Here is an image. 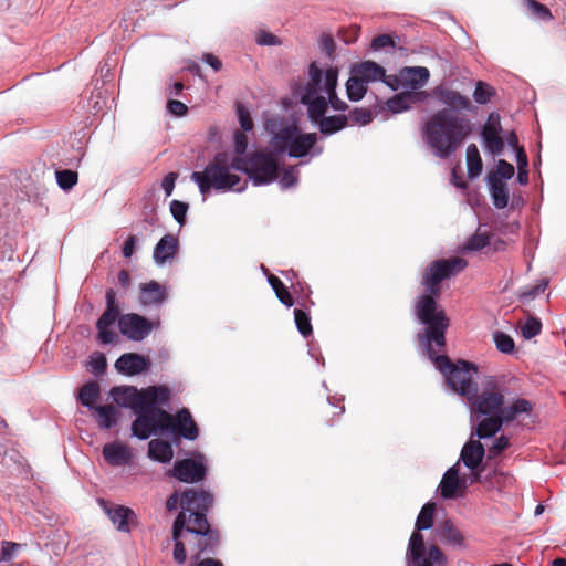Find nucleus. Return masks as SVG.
Here are the masks:
<instances>
[{
  "mask_svg": "<svg viewBox=\"0 0 566 566\" xmlns=\"http://www.w3.org/2000/svg\"><path fill=\"white\" fill-rule=\"evenodd\" d=\"M98 396L99 385L96 381H90L80 389L78 399L83 406L94 409Z\"/></svg>",
  "mask_w": 566,
  "mask_h": 566,
  "instance_id": "obj_39",
  "label": "nucleus"
},
{
  "mask_svg": "<svg viewBox=\"0 0 566 566\" xmlns=\"http://www.w3.org/2000/svg\"><path fill=\"white\" fill-rule=\"evenodd\" d=\"M467 166L470 178H476L481 175L483 163L475 144H470L467 148Z\"/></svg>",
  "mask_w": 566,
  "mask_h": 566,
  "instance_id": "obj_35",
  "label": "nucleus"
},
{
  "mask_svg": "<svg viewBox=\"0 0 566 566\" xmlns=\"http://www.w3.org/2000/svg\"><path fill=\"white\" fill-rule=\"evenodd\" d=\"M231 163L227 153H218L213 159L206 166L203 171H193L191 180L195 181L200 192L205 196L214 190H231L239 182L240 177L230 172Z\"/></svg>",
  "mask_w": 566,
  "mask_h": 566,
  "instance_id": "obj_4",
  "label": "nucleus"
},
{
  "mask_svg": "<svg viewBox=\"0 0 566 566\" xmlns=\"http://www.w3.org/2000/svg\"><path fill=\"white\" fill-rule=\"evenodd\" d=\"M507 392L504 376H490L485 379L480 394L471 396L472 410L480 415H502L506 410L505 395Z\"/></svg>",
  "mask_w": 566,
  "mask_h": 566,
  "instance_id": "obj_7",
  "label": "nucleus"
},
{
  "mask_svg": "<svg viewBox=\"0 0 566 566\" xmlns=\"http://www.w3.org/2000/svg\"><path fill=\"white\" fill-rule=\"evenodd\" d=\"M346 93L349 101L358 102L367 93V84L350 71V76L346 82Z\"/></svg>",
  "mask_w": 566,
  "mask_h": 566,
  "instance_id": "obj_34",
  "label": "nucleus"
},
{
  "mask_svg": "<svg viewBox=\"0 0 566 566\" xmlns=\"http://www.w3.org/2000/svg\"><path fill=\"white\" fill-rule=\"evenodd\" d=\"M207 468L202 461L182 459L175 462L170 474L185 483H197L205 479Z\"/></svg>",
  "mask_w": 566,
  "mask_h": 566,
  "instance_id": "obj_18",
  "label": "nucleus"
},
{
  "mask_svg": "<svg viewBox=\"0 0 566 566\" xmlns=\"http://www.w3.org/2000/svg\"><path fill=\"white\" fill-rule=\"evenodd\" d=\"M268 281L272 289L274 290L275 295L280 300V302L287 307L293 306L294 300L290 292L287 291V289L285 287V285L283 284V282L274 274H270Z\"/></svg>",
  "mask_w": 566,
  "mask_h": 566,
  "instance_id": "obj_41",
  "label": "nucleus"
},
{
  "mask_svg": "<svg viewBox=\"0 0 566 566\" xmlns=\"http://www.w3.org/2000/svg\"><path fill=\"white\" fill-rule=\"evenodd\" d=\"M111 326L98 325L96 323V328L98 331V338L103 344H111L115 340L116 334L109 329Z\"/></svg>",
  "mask_w": 566,
  "mask_h": 566,
  "instance_id": "obj_61",
  "label": "nucleus"
},
{
  "mask_svg": "<svg viewBox=\"0 0 566 566\" xmlns=\"http://www.w3.org/2000/svg\"><path fill=\"white\" fill-rule=\"evenodd\" d=\"M434 512H436V503H433V502L426 503L422 506V509L417 517L416 525H415L416 530L424 531V530L431 528L433 525Z\"/></svg>",
  "mask_w": 566,
  "mask_h": 566,
  "instance_id": "obj_40",
  "label": "nucleus"
},
{
  "mask_svg": "<svg viewBox=\"0 0 566 566\" xmlns=\"http://www.w3.org/2000/svg\"><path fill=\"white\" fill-rule=\"evenodd\" d=\"M338 80V70L336 67H328L324 75V93L326 94L327 105L329 104L335 111H346L348 105L340 99L336 93Z\"/></svg>",
  "mask_w": 566,
  "mask_h": 566,
  "instance_id": "obj_22",
  "label": "nucleus"
},
{
  "mask_svg": "<svg viewBox=\"0 0 566 566\" xmlns=\"http://www.w3.org/2000/svg\"><path fill=\"white\" fill-rule=\"evenodd\" d=\"M386 46H395L394 39L388 34H380L373 39L371 48L374 50H380Z\"/></svg>",
  "mask_w": 566,
  "mask_h": 566,
  "instance_id": "obj_59",
  "label": "nucleus"
},
{
  "mask_svg": "<svg viewBox=\"0 0 566 566\" xmlns=\"http://www.w3.org/2000/svg\"><path fill=\"white\" fill-rule=\"evenodd\" d=\"M90 364L92 367V371L96 375L105 373L107 367L106 357L104 356V354L101 353H95V355L91 357Z\"/></svg>",
  "mask_w": 566,
  "mask_h": 566,
  "instance_id": "obj_56",
  "label": "nucleus"
},
{
  "mask_svg": "<svg viewBox=\"0 0 566 566\" xmlns=\"http://www.w3.org/2000/svg\"><path fill=\"white\" fill-rule=\"evenodd\" d=\"M148 457L158 462L167 463L172 459L174 450L169 442L154 439L148 443Z\"/></svg>",
  "mask_w": 566,
  "mask_h": 566,
  "instance_id": "obj_31",
  "label": "nucleus"
},
{
  "mask_svg": "<svg viewBox=\"0 0 566 566\" xmlns=\"http://www.w3.org/2000/svg\"><path fill=\"white\" fill-rule=\"evenodd\" d=\"M501 133L502 125L500 115L497 113H491L482 127L481 135L486 150L493 156L501 155L504 149L505 144Z\"/></svg>",
  "mask_w": 566,
  "mask_h": 566,
  "instance_id": "obj_17",
  "label": "nucleus"
},
{
  "mask_svg": "<svg viewBox=\"0 0 566 566\" xmlns=\"http://www.w3.org/2000/svg\"><path fill=\"white\" fill-rule=\"evenodd\" d=\"M447 563V558L443 552L437 546L431 545L428 551V557L422 558L417 565L433 566L434 564L443 566Z\"/></svg>",
  "mask_w": 566,
  "mask_h": 566,
  "instance_id": "obj_47",
  "label": "nucleus"
},
{
  "mask_svg": "<svg viewBox=\"0 0 566 566\" xmlns=\"http://www.w3.org/2000/svg\"><path fill=\"white\" fill-rule=\"evenodd\" d=\"M19 547L20 545L17 543L3 542L0 552V562H10Z\"/></svg>",
  "mask_w": 566,
  "mask_h": 566,
  "instance_id": "obj_57",
  "label": "nucleus"
},
{
  "mask_svg": "<svg viewBox=\"0 0 566 566\" xmlns=\"http://www.w3.org/2000/svg\"><path fill=\"white\" fill-rule=\"evenodd\" d=\"M212 502V495L205 490L188 488L184 491L181 511L174 521L171 532L176 563L184 564L187 558L185 544L181 541L184 531L193 535L196 539V558L203 553H213L219 545V532L213 530L207 520Z\"/></svg>",
  "mask_w": 566,
  "mask_h": 566,
  "instance_id": "obj_1",
  "label": "nucleus"
},
{
  "mask_svg": "<svg viewBox=\"0 0 566 566\" xmlns=\"http://www.w3.org/2000/svg\"><path fill=\"white\" fill-rule=\"evenodd\" d=\"M461 485H464V482H461L459 478L458 467L453 465L442 476L439 485L440 494L443 499H453Z\"/></svg>",
  "mask_w": 566,
  "mask_h": 566,
  "instance_id": "obj_28",
  "label": "nucleus"
},
{
  "mask_svg": "<svg viewBox=\"0 0 566 566\" xmlns=\"http://www.w3.org/2000/svg\"><path fill=\"white\" fill-rule=\"evenodd\" d=\"M429 75V70L423 66L406 67L401 71V77L415 88L422 86L428 81Z\"/></svg>",
  "mask_w": 566,
  "mask_h": 566,
  "instance_id": "obj_36",
  "label": "nucleus"
},
{
  "mask_svg": "<svg viewBox=\"0 0 566 566\" xmlns=\"http://www.w3.org/2000/svg\"><path fill=\"white\" fill-rule=\"evenodd\" d=\"M105 461L113 467L126 465L132 461L133 453L129 447L122 442H111L103 447Z\"/></svg>",
  "mask_w": 566,
  "mask_h": 566,
  "instance_id": "obj_23",
  "label": "nucleus"
},
{
  "mask_svg": "<svg viewBox=\"0 0 566 566\" xmlns=\"http://www.w3.org/2000/svg\"><path fill=\"white\" fill-rule=\"evenodd\" d=\"M231 166L247 174L255 186L271 184L279 176V161L271 151H254L247 157H235Z\"/></svg>",
  "mask_w": 566,
  "mask_h": 566,
  "instance_id": "obj_5",
  "label": "nucleus"
},
{
  "mask_svg": "<svg viewBox=\"0 0 566 566\" xmlns=\"http://www.w3.org/2000/svg\"><path fill=\"white\" fill-rule=\"evenodd\" d=\"M256 42L261 45H276L280 44V40L276 35L270 32L261 31L256 36Z\"/></svg>",
  "mask_w": 566,
  "mask_h": 566,
  "instance_id": "obj_64",
  "label": "nucleus"
},
{
  "mask_svg": "<svg viewBox=\"0 0 566 566\" xmlns=\"http://www.w3.org/2000/svg\"><path fill=\"white\" fill-rule=\"evenodd\" d=\"M106 298V310L101 315V317L97 319L98 325L104 326H112L116 319H118L119 316V308L116 305V294L113 289H108L105 294Z\"/></svg>",
  "mask_w": 566,
  "mask_h": 566,
  "instance_id": "obj_30",
  "label": "nucleus"
},
{
  "mask_svg": "<svg viewBox=\"0 0 566 566\" xmlns=\"http://www.w3.org/2000/svg\"><path fill=\"white\" fill-rule=\"evenodd\" d=\"M101 506L119 532H129V524L136 518V514L129 507L123 505H111L107 501L101 499Z\"/></svg>",
  "mask_w": 566,
  "mask_h": 566,
  "instance_id": "obj_20",
  "label": "nucleus"
},
{
  "mask_svg": "<svg viewBox=\"0 0 566 566\" xmlns=\"http://www.w3.org/2000/svg\"><path fill=\"white\" fill-rule=\"evenodd\" d=\"M488 184L495 208L504 209L507 207L510 192L506 182L494 177L493 179H488Z\"/></svg>",
  "mask_w": 566,
  "mask_h": 566,
  "instance_id": "obj_29",
  "label": "nucleus"
},
{
  "mask_svg": "<svg viewBox=\"0 0 566 566\" xmlns=\"http://www.w3.org/2000/svg\"><path fill=\"white\" fill-rule=\"evenodd\" d=\"M547 285H548V281L542 280L536 285L528 286V287H525L524 290H522L520 292L518 297L521 300L528 298V297H535L536 295L543 293L546 290Z\"/></svg>",
  "mask_w": 566,
  "mask_h": 566,
  "instance_id": "obj_53",
  "label": "nucleus"
},
{
  "mask_svg": "<svg viewBox=\"0 0 566 566\" xmlns=\"http://www.w3.org/2000/svg\"><path fill=\"white\" fill-rule=\"evenodd\" d=\"M112 395H118L135 402V407L143 409H161L170 399V390L166 386H150L142 390L134 387H116Z\"/></svg>",
  "mask_w": 566,
  "mask_h": 566,
  "instance_id": "obj_12",
  "label": "nucleus"
},
{
  "mask_svg": "<svg viewBox=\"0 0 566 566\" xmlns=\"http://www.w3.org/2000/svg\"><path fill=\"white\" fill-rule=\"evenodd\" d=\"M485 455L484 446L480 442V440H470L468 441L460 454V459L470 470H475L480 468L482 460Z\"/></svg>",
  "mask_w": 566,
  "mask_h": 566,
  "instance_id": "obj_24",
  "label": "nucleus"
},
{
  "mask_svg": "<svg viewBox=\"0 0 566 566\" xmlns=\"http://www.w3.org/2000/svg\"><path fill=\"white\" fill-rule=\"evenodd\" d=\"M510 446L509 438L501 436L495 439L494 443L489 448V459L496 458Z\"/></svg>",
  "mask_w": 566,
  "mask_h": 566,
  "instance_id": "obj_54",
  "label": "nucleus"
},
{
  "mask_svg": "<svg viewBox=\"0 0 566 566\" xmlns=\"http://www.w3.org/2000/svg\"><path fill=\"white\" fill-rule=\"evenodd\" d=\"M151 361L137 353L123 354L115 363V368L119 374L135 376L149 369Z\"/></svg>",
  "mask_w": 566,
  "mask_h": 566,
  "instance_id": "obj_19",
  "label": "nucleus"
},
{
  "mask_svg": "<svg viewBox=\"0 0 566 566\" xmlns=\"http://www.w3.org/2000/svg\"><path fill=\"white\" fill-rule=\"evenodd\" d=\"M467 266L465 259L452 256L432 261L423 270L421 284L424 286L426 294L418 297L415 312L418 319L427 325L426 336L429 344L444 346L446 332L450 325L444 310L437 303V298L441 295L440 283L462 272Z\"/></svg>",
  "mask_w": 566,
  "mask_h": 566,
  "instance_id": "obj_2",
  "label": "nucleus"
},
{
  "mask_svg": "<svg viewBox=\"0 0 566 566\" xmlns=\"http://www.w3.org/2000/svg\"><path fill=\"white\" fill-rule=\"evenodd\" d=\"M120 333L128 339L140 342L145 339L153 331V323L136 313L124 314L118 318Z\"/></svg>",
  "mask_w": 566,
  "mask_h": 566,
  "instance_id": "obj_15",
  "label": "nucleus"
},
{
  "mask_svg": "<svg viewBox=\"0 0 566 566\" xmlns=\"http://www.w3.org/2000/svg\"><path fill=\"white\" fill-rule=\"evenodd\" d=\"M421 531H415L409 539L407 549V556L409 562L419 563L422 559L424 553V539Z\"/></svg>",
  "mask_w": 566,
  "mask_h": 566,
  "instance_id": "obj_33",
  "label": "nucleus"
},
{
  "mask_svg": "<svg viewBox=\"0 0 566 566\" xmlns=\"http://www.w3.org/2000/svg\"><path fill=\"white\" fill-rule=\"evenodd\" d=\"M350 71L366 84L381 80L385 76V69L370 60L354 64Z\"/></svg>",
  "mask_w": 566,
  "mask_h": 566,
  "instance_id": "obj_26",
  "label": "nucleus"
},
{
  "mask_svg": "<svg viewBox=\"0 0 566 566\" xmlns=\"http://www.w3.org/2000/svg\"><path fill=\"white\" fill-rule=\"evenodd\" d=\"M493 337H494L496 348L501 353L511 354L514 352L515 343L510 335H507L503 332H496V333H494Z\"/></svg>",
  "mask_w": 566,
  "mask_h": 566,
  "instance_id": "obj_48",
  "label": "nucleus"
},
{
  "mask_svg": "<svg viewBox=\"0 0 566 566\" xmlns=\"http://www.w3.org/2000/svg\"><path fill=\"white\" fill-rule=\"evenodd\" d=\"M542 331V322L539 318L530 316L523 325H521V334L525 339L537 336Z\"/></svg>",
  "mask_w": 566,
  "mask_h": 566,
  "instance_id": "obj_46",
  "label": "nucleus"
},
{
  "mask_svg": "<svg viewBox=\"0 0 566 566\" xmlns=\"http://www.w3.org/2000/svg\"><path fill=\"white\" fill-rule=\"evenodd\" d=\"M94 410L97 413V423L103 429L112 428L117 420V410L113 405L96 406Z\"/></svg>",
  "mask_w": 566,
  "mask_h": 566,
  "instance_id": "obj_38",
  "label": "nucleus"
},
{
  "mask_svg": "<svg viewBox=\"0 0 566 566\" xmlns=\"http://www.w3.org/2000/svg\"><path fill=\"white\" fill-rule=\"evenodd\" d=\"M188 208H189L188 203L179 201V200H172L170 202V212H171L172 217L175 218V220L180 224L185 223Z\"/></svg>",
  "mask_w": 566,
  "mask_h": 566,
  "instance_id": "obj_51",
  "label": "nucleus"
},
{
  "mask_svg": "<svg viewBox=\"0 0 566 566\" xmlns=\"http://www.w3.org/2000/svg\"><path fill=\"white\" fill-rule=\"evenodd\" d=\"M525 1L527 3L528 10L538 19H541L543 21H548V20L553 19L552 13L546 6L539 3L536 0H525Z\"/></svg>",
  "mask_w": 566,
  "mask_h": 566,
  "instance_id": "obj_50",
  "label": "nucleus"
},
{
  "mask_svg": "<svg viewBox=\"0 0 566 566\" xmlns=\"http://www.w3.org/2000/svg\"><path fill=\"white\" fill-rule=\"evenodd\" d=\"M495 94V91L492 86L483 81H479L475 84V90L473 92V98L478 104H486L491 101V97Z\"/></svg>",
  "mask_w": 566,
  "mask_h": 566,
  "instance_id": "obj_44",
  "label": "nucleus"
},
{
  "mask_svg": "<svg viewBox=\"0 0 566 566\" xmlns=\"http://www.w3.org/2000/svg\"><path fill=\"white\" fill-rule=\"evenodd\" d=\"M248 147V137L243 132L237 130L234 134V150L238 155H243Z\"/></svg>",
  "mask_w": 566,
  "mask_h": 566,
  "instance_id": "obj_60",
  "label": "nucleus"
},
{
  "mask_svg": "<svg viewBox=\"0 0 566 566\" xmlns=\"http://www.w3.org/2000/svg\"><path fill=\"white\" fill-rule=\"evenodd\" d=\"M439 534L451 545L463 546L464 537L460 530L449 520L442 522L438 527Z\"/></svg>",
  "mask_w": 566,
  "mask_h": 566,
  "instance_id": "obj_32",
  "label": "nucleus"
},
{
  "mask_svg": "<svg viewBox=\"0 0 566 566\" xmlns=\"http://www.w3.org/2000/svg\"><path fill=\"white\" fill-rule=\"evenodd\" d=\"M433 93L438 101L447 106L444 109H450L454 114L460 111H471L473 108L470 98L458 91L437 87Z\"/></svg>",
  "mask_w": 566,
  "mask_h": 566,
  "instance_id": "obj_21",
  "label": "nucleus"
},
{
  "mask_svg": "<svg viewBox=\"0 0 566 566\" xmlns=\"http://www.w3.org/2000/svg\"><path fill=\"white\" fill-rule=\"evenodd\" d=\"M297 181L296 171L293 167L285 169L280 178V185L286 189L294 186Z\"/></svg>",
  "mask_w": 566,
  "mask_h": 566,
  "instance_id": "obj_58",
  "label": "nucleus"
},
{
  "mask_svg": "<svg viewBox=\"0 0 566 566\" xmlns=\"http://www.w3.org/2000/svg\"><path fill=\"white\" fill-rule=\"evenodd\" d=\"M408 95H396L388 101L387 105L394 113H399L408 108Z\"/></svg>",
  "mask_w": 566,
  "mask_h": 566,
  "instance_id": "obj_55",
  "label": "nucleus"
},
{
  "mask_svg": "<svg viewBox=\"0 0 566 566\" xmlns=\"http://www.w3.org/2000/svg\"><path fill=\"white\" fill-rule=\"evenodd\" d=\"M178 252V239L172 234L164 235L154 249V260L164 264Z\"/></svg>",
  "mask_w": 566,
  "mask_h": 566,
  "instance_id": "obj_27",
  "label": "nucleus"
},
{
  "mask_svg": "<svg viewBox=\"0 0 566 566\" xmlns=\"http://www.w3.org/2000/svg\"><path fill=\"white\" fill-rule=\"evenodd\" d=\"M327 112V99H317L307 108V115L312 123L316 124L319 132L329 136L340 132L349 125V117L345 114L325 116Z\"/></svg>",
  "mask_w": 566,
  "mask_h": 566,
  "instance_id": "obj_13",
  "label": "nucleus"
},
{
  "mask_svg": "<svg viewBox=\"0 0 566 566\" xmlns=\"http://www.w3.org/2000/svg\"><path fill=\"white\" fill-rule=\"evenodd\" d=\"M177 178H178V175L176 172H169L164 177L161 187L167 197L171 196Z\"/></svg>",
  "mask_w": 566,
  "mask_h": 566,
  "instance_id": "obj_63",
  "label": "nucleus"
},
{
  "mask_svg": "<svg viewBox=\"0 0 566 566\" xmlns=\"http://www.w3.org/2000/svg\"><path fill=\"white\" fill-rule=\"evenodd\" d=\"M434 364L446 376L447 382L453 391L471 399V396L476 391V386L472 379L473 374L478 371L474 364L465 360H458L454 364L446 355L436 356Z\"/></svg>",
  "mask_w": 566,
  "mask_h": 566,
  "instance_id": "obj_6",
  "label": "nucleus"
},
{
  "mask_svg": "<svg viewBox=\"0 0 566 566\" xmlns=\"http://www.w3.org/2000/svg\"><path fill=\"white\" fill-rule=\"evenodd\" d=\"M515 169L512 164L505 159H499L496 164V170L488 175L486 179H493L494 177L499 180H507L514 176Z\"/></svg>",
  "mask_w": 566,
  "mask_h": 566,
  "instance_id": "obj_43",
  "label": "nucleus"
},
{
  "mask_svg": "<svg viewBox=\"0 0 566 566\" xmlns=\"http://www.w3.org/2000/svg\"><path fill=\"white\" fill-rule=\"evenodd\" d=\"M317 143L315 133L298 134L296 126L280 129L272 138V146L276 153L287 150L290 157H305Z\"/></svg>",
  "mask_w": 566,
  "mask_h": 566,
  "instance_id": "obj_8",
  "label": "nucleus"
},
{
  "mask_svg": "<svg viewBox=\"0 0 566 566\" xmlns=\"http://www.w3.org/2000/svg\"><path fill=\"white\" fill-rule=\"evenodd\" d=\"M353 124L367 125L373 120V113L368 108L356 107L347 115Z\"/></svg>",
  "mask_w": 566,
  "mask_h": 566,
  "instance_id": "obj_49",
  "label": "nucleus"
},
{
  "mask_svg": "<svg viewBox=\"0 0 566 566\" xmlns=\"http://www.w3.org/2000/svg\"><path fill=\"white\" fill-rule=\"evenodd\" d=\"M237 115L240 122V126L244 132H249L253 128V120L250 112L241 104H237Z\"/></svg>",
  "mask_w": 566,
  "mask_h": 566,
  "instance_id": "obj_52",
  "label": "nucleus"
},
{
  "mask_svg": "<svg viewBox=\"0 0 566 566\" xmlns=\"http://www.w3.org/2000/svg\"><path fill=\"white\" fill-rule=\"evenodd\" d=\"M294 321H295L298 332L304 337H308L312 335L313 327L311 324V318H310V315L305 311H303L301 308H295L294 310Z\"/></svg>",
  "mask_w": 566,
  "mask_h": 566,
  "instance_id": "obj_42",
  "label": "nucleus"
},
{
  "mask_svg": "<svg viewBox=\"0 0 566 566\" xmlns=\"http://www.w3.org/2000/svg\"><path fill=\"white\" fill-rule=\"evenodd\" d=\"M55 175H56L57 185L63 190L72 189L77 184V180H78L77 172L70 170V169L57 170Z\"/></svg>",
  "mask_w": 566,
  "mask_h": 566,
  "instance_id": "obj_45",
  "label": "nucleus"
},
{
  "mask_svg": "<svg viewBox=\"0 0 566 566\" xmlns=\"http://www.w3.org/2000/svg\"><path fill=\"white\" fill-rule=\"evenodd\" d=\"M117 403L129 407L136 415L132 423L133 436L140 440L148 439L157 430L165 431V421H161L160 412H167L164 409H143L135 407V402L118 395H113Z\"/></svg>",
  "mask_w": 566,
  "mask_h": 566,
  "instance_id": "obj_9",
  "label": "nucleus"
},
{
  "mask_svg": "<svg viewBox=\"0 0 566 566\" xmlns=\"http://www.w3.org/2000/svg\"><path fill=\"white\" fill-rule=\"evenodd\" d=\"M481 228H478V231L472 234L467 242L462 245V252H476L485 247H488L491 242V233L481 232Z\"/></svg>",
  "mask_w": 566,
  "mask_h": 566,
  "instance_id": "obj_37",
  "label": "nucleus"
},
{
  "mask_svg": "<svg viewBox=\"0 0 566 566\" xmlns=\"http://www.w3.org/2000/svg\"><path fill=\"white\" fill-rule=\"evenodd\" d=\"M472 123L450 109L437 111L423 127V138L439 158L450 157L471 135Z\"/></svg>",
  "mask_w": 566,
  "mask_h": 566,
  "instance_id": "obj_3",
  "label": "nucleus"
},
{
  "mask_svg": "<svg viewBox=\"0 0 566 566\" xmlns=\"http://www.w3.org/2000/svg\"><path fill=\"white\" fill-rule=\"evenodd\" d=\"M112 395H118L135 402V407L143 409H161L170 399V390L166 386H150L142 390L134 387H116Z\"/></svg>",
  "mask_w": 566,
  "mask_h": 566,
  "instance_id": "obj_11",
  "label": "nucleus"
},
{
  "mask_svg": "<svg viewBox=\"0 0 566 566\" xmlns=\"http://www.w3.org/2000/svg\"><path fill=\"white\" fill-rule=\"evenodd\" d=\"M161 421H165L166 431L187 440H196L199 436V428L193 420L189 409L181 408L176 415L160 412Z\"/></svg>",
  "mask_w": 566,
  "mask_h": 566,
  "instance_id": "obj_14",
  "label": "nucleus"
},
{
  "mask_svg": "<svg viewBox=\"0 0 566 566\" xmlns=\"http://www.w3.org/2000/svg\"><path fill=\"white\" fill-rule=\"evenodd\" d=\"M167 298L166 287L156 281L140 285L139 300L144 305H159Z\"/></svg>",
  "mask_w": 566,
  "mask_h": 566,
  "instance_id": "obj_25",
  "label": "nucleus"
},
{
  "mask_svg": "<svg viewBox=\"0 0 566 566\" xmlns=\"http://www.w3.org/2000/svg\"><path fill=\"white\" fill-rule=\"evenodd\" d=\"M533 409L531 401L524 398L512 400L502 415H486L475 429L479 439H486L497 433L503 423L514 421L522 413H530Z\"/></svg>",
  "mask_w": 566,
  "mask_h": 566,
  "instance_id": "obj_10",
  "label": "nucleus"
},
{
  "mask_svg": "<svg viewBox=\"0 0 566 566\" xmlns=\"http://www.w3.org/2000/svg\"><path fill=\"white\" fill-rule=\"evenodd\" d=\"M324 75L325 72L316 65L315 62L310 64L308 67V80L300 88V102L306 105L307 108L312 107V104L317 99H326L322 93H324Z\"/></svg>",
  "mask_w": 566,
  "mask_h": 566,
  "instance_id": "obj_16",
  "label": "nucleus"
},
{
  "mask_svg": "<svg viewBox=\"0 0 566 566\" xmlns=\"http://www.w3.org/2000/svg\"><path fill=\"white\" fill-rule=\"evenodd\" d=\"M168 111L176 116H184L188 112V107L180 101L170 99L167 103Z\"/></svg>",
  "mask_w": 566,
  "mask_h": 566,
  "instance_id": "obj_62",
  "label": "nucleus"
}]
</instances>
